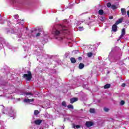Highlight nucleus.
<instances>
[{
  "instance_id": "obj_1",
  "label": "nucleus",
  "mask_w": 129,
  "mask_h": 129,
  "mask_svg": "<svg viewBox=\"0 0 129 129\" xmlns=\"http://www.w3.org/2000/svg\"><path fill=\"white\" fill-rule=\"evenodd\" d=\"M53 33L55 37H60V36L65 35V34H69V30L66 26L59 25L57 28L53 30Z\"/></svg>"
},
{
  "instance_id": "obj_2",
  "label": "nucleus",
  "mask_w": 129,
  "mask_h": 129,
  "mask_svg": "<svg viewBox=\"0 0 129 129\" xmlns=\"http://www.w3.org/2000/svg\"><path fill=\"white\" fill-rule=\"evenodd\" d=\"M22 77L24 79H25L26 81H31L32 77V72L30 71H27V74H24Z\"/></svg>"
},
{
  "instance_id": "obj_3",
  "label": "nucleus",
  "mask_w": 129,
  "mask_h": 129,
  "mask_svg": "<svg viewBox=\"0 0 129 129\" xmlns=\"http://www.w3.org/2000/svg\"><path fill=\"white\" fill-rule=\"evenodd\" d=\"M85 125L87 127H90V126H92V125H93V122L87 121L86 122Z\"/></svg>"
},
{
  "instance_id": "obj_4",
  "label": "nucleus",
  "mask_w": 129,
  "mask_h": 129,
  "mask_svg": "<svg viewBox=\"0 0 129 129\" xmlns=\"http://www.w3.org/2000/svg\"><path fill=\"white\" fill-rule=\"evenodd\" d=\"M76 101H78V98L74 97L70 99V103L72 104L76 102Z\"/></svg>"
},
{
  "instance_id": "obj_5",
  "label": "nucleus",
  "mask_w": 129,
  "mask_h": 129,
  "mask_svg": "<svg viewBox=\"0 0 129 129\" xmlns=\"http://www.w3.org/2000/svg\"><path fill=\"white\" fill-rule=\"evenodd\" d=\"M42 122H43V120L41 119H37L34 121L35 124H36L37 125H40Z\"/></svg>"
},
{
  "instance_id": "obj_6",
  "label": "nucleus",
  "mask_w": 129,
  "mask_h": 129,
  "mask_svg": "<svg viewBox=\"0 0 129 129\" xmlns=\"http://www.w3.org/2000/svg\"><path fill=\"white\" fill-rule=\"evenodd\" d=\"M112 31L113 32H117V25H116V24H114L112 25Z\"/></svg>"
},
{
  "instance_id": "obj_7",
  "label": "nucleus",
  "mask_w": 129,
  "mask_h": 129,
  "mask_svg": "<svg viewBox=\"0 0 129 129\" xmlns=\"http://www.w3.org/2000/svg\"><path fill=\"white\" fill-rule=\"evenodd\" d=\"M125 35V29L124 28H123L122 29V31H121V35L119 37V38L120 39H121V38H122V37H123V36Z\"/></svg>"
},
{
  "instance_id": "obj_8",
  "label": "nucleus",
  "mask_w": 129,
  "mask_h": 129,
  "mask_svg": "<svg viewBox=\"0 0 129 129\" xmlns=\"http://www.w3.org/2000/svg\"><path fill=\"white\" fill-rule=\"evenodd\" d=\"M121 13L122 16H125L126 15V11H125V9L121 8Z\"/></svg>"
},
{
  "instance_id": "obj_9",
  "label": "nucleus",
  "mask_w": 129,
  "mask_h": 129,
  "mask_svg": "<svg viewBox=\"0 0 129 129\" xmlns=\"http://www.w3.org/2000/svg\"><path fill=\"white\" fill-rule=\"evenodd\" d=\"M122 23V19H118L117 21H116L115 24L116 25H118L119 24H121Z\"/></svg>"
},
{
  "instance_id": "obj_10",
  "label": "nucleus",
  "mask_w": 129,
  "mask_h": 129,
  "mask_svg": "<svg viewBox=\"0 0 129 129\" xmlns=\"http://www.w3.org/2000/svg\"><path fill=\"white\" fill-rule=\"evenodd\" d=\"M84 64L82 63H80L79 65V69H83L84 68Z\"/></svg>"
},
{
  "instance_id": "obj_11",
  "label": "nucleus",
  "mask_w": 129,
  "mask_h": 129,
  "mask_svg": "<svg viewBox=\"0 0 129 129\" xmlns=\"http://www.w3.org/2000/svg\"><path fill=\"white\" fill-rule=\"evenodd\" d=\"M104 89H108V88H110V84H107L104 86Z\"/></svg>"
},
{
  "instance_id": "obj_12",
  "label": "nucleus",
  "mask_w": 129,
  "mask_h": 129,
  "mask_svg": "<svg viewBox=\"0 0 129 129\" xmlns=\"http://www.w3.org/2000/svg\"><path fill=\"white\" fill-rule=\"evenodd\" d=\"M71 61L73 64H75V63H76V59H75V58H74V57H71Z\"/></svg>"
},
{
  "instance_id": "obj_13",
  "label": "nucleus",
  "mask_w": 129,
  "mask_h": 129,
  "mask_svg": "<svg viewBox=\"0 0 129 129\" xmlns=\"http://www.w3.org/2000/svg\"><path fill=\"white\" fill-rule=\"evenodd\" d=\"M104 12L102 10H99L98 11L99 15H100L101 16H102L103 15Z\"/></svg>"
},
{
  "instance_id": "obj_14",
  "label": "nucleus",
  "mask_w": 129,
  "mask_h": 129,
  "mask_svg": "<svg viewBox=\"0 0 129 129\" xmlns=\"http://www.w3.org/2000/svg\"><path fill=\"white\" fill-rule=\"evenodd\" d=\"M68 108L69 109H74V107L73 106V105L71 104H69L68 105Z\"/></svg>"
},
{
  "instance_id": "obj_15",
  "label": "nucleus",
  "mask_w": 129,
  "mask_h": 129,
  "mask_svg": "<svg viewBox=\"0 0 129 129\" xmlns=\"http://www.w3.org/2000/svg\"><path fill=\"white\" fill-rule=\"evenodd\" d=\"M92 55H93V53H92V52H89L87 53V56L89 58L92 57Z\"/></svg>"
},
{
  "instance_id": "obj_16",
  "label": "nucleus",
  "mask_w": 129,
  "mask_h": 129,
  "mask_svg": "<svg viewBox=\"0 0 129 129\" xmlns=\"http://www.w3.org/2000/svg\"><path fill=\"white\" fill-rule=\"evenodd\" d=\"M90 112L91 113H94V112H95V110L94 109V108H91L90 109Z\"/></svg>"
},
{
  "instance_id": "obj_17",
  "label": "nucleus",
  "mask_w": 129,
  "mask_h": 129,
  "mask_svg": "<svg viewBox=\"0 0 129 129\" xmlns=\"http://www.w3.org/2000/svg\"><path fill=\"white\" fill-rule=\"evenodd\" d=\"M61 105H62V106H64V107H66L67 106V104H66V102L63 101L61 103Z\"/></svg>"
},
{
  "instance_id": "obj_18",
  "label": "nucleus",
  "mask_w": 129,
  "mask_h": 129,
  "mask_svg": "<svg viewBox=\"0 0 129 129\" xmlns=\"http://www.w3.org/2000/svg\"><path fill=\"white\" fill-rule=\"evenodd\" d=\"M39 112L38 110H35L34 112V114H35V115H37V114H39Z\"/></svg>"
},
{
  "instance_id": "obj_19",
  "label": "nucleus",
  "mask_w": 129,
  "mask_h": 129,
  "mask_svg": "<svg viewBox=\"0 0 129 129\" xmlns=\"http://www.w3.org/2000/svg\"><path fill=\"white\" fill-rule=\"evenodd\" d=\"M111 3H107V8H111Z\"/></svg>"
},
{
  "instance_id": "obj_20",
  "label": "nucleus",
  "mask_w": 129,
  "mask_h": 129,
  "mask_svg": "<svg viewBox=\"0 0 129 129\" xmlns=\"http://www.w3.org/2000/svg\"><path fill=\"white\" fill-rule=\"evenodd\" d=\"M111 8H112V10L116 9V6H115V5H111Z\"/></svg>"
},
{
  "instance_id": "obj_21",
  "label": "nucleus",
  "mask_w": 129,
  "mask_h": 129,
  "mask_svg": "<svg viewBox=\"0 0 129 129\" xmlns=\"http://www.w3.org/2000/svg\"><path fill=\"white\" fill-rule=\"evenodd\" d=\"M124 103H125V102H124V101L123 100H121V101L120 102V105H123Z\"/></svg>"
},
{
  "instance_id": "obj_22",
  "label": "nucleus",
  "mask_w": 129,
  "mask_h": 129,
  "mask_svg": "<svg viewBox=\"0 0 129 129\" xmlns=\"http://www.w3.org/2000/svg\"><path fill=\"white\" fill-rule=\"evenodd\" d=\"M104 110L106 112H108L109 111V109H108V108L104 107Z\"/></svg>"
},
{
  "instance_id": "obj_23",
  "label": "nucleus",
  "mask_w": 129,
  "mask_h": 129,
  "mask_svg": "<svg viewBox=\"0 0 129 129\" xmlns=\"http://www.w3.org/2000/svg\"><path fill=\"white\" fill-rule=\"evenodd\" d=\"M25 94L26 95H32V96L34 95V94H32V93H28V92H26Z\"/></svg>"
},
{
  "instance_id": "obj_24",
  "label": "nucleus",
  "mask_w": 129,
  "mask_h": 129,
  "mask_svg": "<svg viewBox=\"0 0 129 129\" xmlns=\"http://www.w3.org/2000/svg\"><path fill=\"white\" fill-rule=\"evenodd\" d=\"M24 101L25 102H30V99H25Z\"/></svg>"
},
{
  "instance_id": "obj_25",
  "label": "nucleus",
  "mask_w": 129,
  "mask_h": 129,
  "mask_svg": "<svg viewBox=\"0 0 129 129\" xmlns=\"http://www.w3.org/2000/svg\"><path fill=\"white\" fill-rule=\"evenodd\" d=\"M41 36V33L39 32L36 34V37H40Z\"/></svg>"
},
{
  "instance_id": "obj_26",
  "label": "nucleus",
  "mask_w": 129,
  "mask_h": 129,
  "mask_svg": "<svg viewBox=\"0 0 129 129\" xmlns=\"http://www.w3.org/2000/svg\"><path fill=\"white\" fill-rule=\"evenodd\" d=\"M79 61H81V60H82V57L81 56H79L78 58Z\"/></svg>"
},
{
  "instance_id": "obj_27",
  "label": "nucleus",
  "mask_w": 129,
  "mask_h": 129,
  "mask_svg": "<svg viewBox=\"0 0 129 129\" xmlns=\"http://www.w3.org/2000/svg\"><path fill=\"white\" fill-rule=\"evenodd\" d=\"M38 32H43V29H42L41 28H38Z\"/></svg>"
},
{
  "instance_id": "obj_28",
  "label": "nucleus",
  "mask_w": 129,
  "mask_h": 129,
  "mask_svg": "<svg viewBox=\"0 0 129 129\" xmlns=\"http://www.w3.org/2000/svg\"><path fill=\"white\" fill-rule=\"evenodd\" d=\"M100 20V21H101L102 22V21H104V18H103V17H101Z\"/></svg>"
},
{
  "instance_id": "obj_29",
  "label": "nucleus",
  "mask_w": 129,
  "mask_h": 129,
  "mask_svg": "<svg viewBox=\"0 0 129 129\" xmlns=\"http://www.w3.org/2000/svg\"><path fill=\"white\" fill-rule=\"evenodd\" d=\"M121 86H122V87H125V83L122 84Z\"/></svg>"
},
{
  "instance_id": "obj_30",
  "label": "nucleus",
  "mask_w": 129,
  "mask_h": 129,
  "mask_svg": "<svg viewBox=\"0 0 129 129\" xmlns=\"http://www.w3.org/2000/svg\"><path fill=\"white\" fill-rule=\"evenodd\" d=\"M33 101H34V99H29V102H33Z\"/></svg>"
},
{
  "instance_id": "obj_31",
  "label": "nucleus",
  "mask_w": 129,
  "mask_h": 129,
  "mask_svg": "<svg viewBox=\"0 0 129 129\" xmlns=\"http://www.w3.org/2000/svg\"><path fill=\"white\" fill-rule=\"evenodd\" d=\"M76 127H77V128H79V127H80V125H76Z\"/></svg>"
},
{
  "instance_id": "obj_32",
  "label": "nucleus",
  "mask_w": 129,
  "mask_h": 129,
  "mask_svg": "<svg viewBox=\"0 0 129 129\" xmlns=\"http://www.w3.org/2000/svg\"><path fill=\"white\" fill-rule=\"evenodd\" d=\"M109 19L110 20H112V19H113V17L111 16V17H110L109 18Z\"/></svg>"
},
{
  "instance_id": "obj_33",
  "label": "nucleus",
  "mask_w": 129,
  "mask_h": 129,
  "mask_svg": "<svg viewBox=\"0 0 129 129\" xmlns=\"http://www.w3.org/2000/svg\"><path fill=\"white\" fill-rule=\"evenodd\" d=\"M127 16H128V17L129 18V11H127Z\"/></svg>"
},
{
  "instance_id": "obj_34",
  "label": "nucleus",
  "mask_w": 129,
  "mask_h": 129,
  "mask_svg": "<svg viewBox=\"0 0 129 129\" xmlns=\"http://www.w3.org/2000/svg\"><path fill=\"white\" fill-rule=\"evenodd\" d=\"M79 29H80H80H83V27H79Z\"/></svg>"
},
{
  "instance_id": "obj_35",
  "label": "nucleus",
  "mask_w": 129,
  "mask_h": 129,
  "mask_svg": "<svg viewBox=\"0 0 129 129\" xmlns=\"http://www.w3.org/2000/svg\"><path fill=\"white\" fill-rule=\"evenodd\" d=\"M34 30H31V33L32 34V33H34Z\"/></svg>"
},
{
  "instance_id": "obj_36",
  "label": "nucleus",
  "mask_w": 129,
  "mask_h": 129,
  "mask_svg": "<svg viewBox=\"0 0 129 129\" xmlns=\"http://www.w3.org/2000/svg\"><path fill=\"white\" fill-rule=\"evenodd\" d=\"M26 30H28V27H26Z\"/></svg>"
},
{
  "instance_id": "obj_37",
  "label": "nucleus",
  "mask_w": 129,
  "mask_h": 129,
  "mask_svg": "<svg viewBox=\"0 0 129 129\" xmlns=\"http://www.w3.org/2000/svg\"><path fill=\"white\" fill-rule=\"evenodd\" d=\"M16 17H18V15H17Z\"/></svg>"
}]
</instances>
